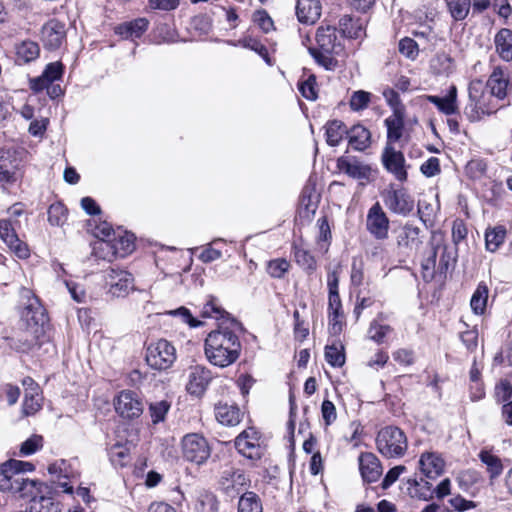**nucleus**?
Instances as JSON below:
<instances>
[{
    "mask_svg": "<svg viewBox=\"0 0 512 512\" xmlns=\"http://www.w3.org/2000/svg\"><path fill=\"white\" fill-rule=\"evenodd\" d=\"M435 247L438 249V254L440 253L437 271L440 274H446L456 262V250L445 244H438Z\"/></svg>",
    "mask_w": 512,
    "mask_h": 512,
    "instance_id": "ea45409f",
    "label": "nucleus"
},
{
    "mask_svg": "<svg viewBox=\"0 0 512 512\" xmlns=\"http://www.w3.org/2000/svg\"><path fill=\"white\" fill-rule=\"evenodd\" d=\"M339 167L350 177L355 179H364L369 175V168L358 162H349L347 160H339Z\"/></svg>",
    "mask_w": 512,
    "mask_h": 512,
    "instance_id": "603ef678",
    "label": "nucleus"
},
{
    "mask_svg": "<svg viewBox=\"0 0 512 512\" xmlns=\"http://www.w3.org/2000/svg\"><path fill=\"white\" fill-rule=\"evenodd\" d=\"M318 206V196L314 188L305 186L300 197V216L310 219Z\"/></svg>",
    "mask_w": 512,
    "mask_h": 512,
    "instance_id": "473e14b6",
    "label": "nucleus"
},
{
    "mask_svg": "<svg viewBox=\"0 0 512 512\" xmlns=\"http://www.w3.org/2000/svg\"><path fill=\"white\" fill-rule=\"evenodd\" d=\"M479 458L486 465L491 480L502 474L503 464L498 456L492 454L490 451L482 450L479 453Z\"/></svg>",
    "mask_w": 512,
    "mask_h": 512,
    "instance_id": "a19ab883",
    "label": "nucleus"
},
{
    "mask_svg": "<svg viewBox=\"0 0 512 512\" xmlns=\"http://www.w3.org/2000/svg\"><path fill=\"white\" fill-rule=\"evenodd\" d=\"M196 512H218V500L216 496L209 491H200L195 502Z\"/></svg>",
    "mask_w": 512,
    "mask_h": 512,
    "instance_id": "37998d69",
    "label": "nucleus"
},
{
    "mask_svg": "<svg viewBox=\"0 0 512 512\" xmlns=\"http://www.w3.org/2000/svg\"><path fill=\"white\" fill-rule=\"evenodd\" d=\"M419 465L422 473L429 479H435L444 470V460L435 452L423 453Z\"/></svg>",
    "mask_w": 512,
    "mask_h": 512,
    "instance_id": "b1692460",
    "label": "nucleus"
},
{
    "mask_svg": "<svg viewBox=\"0 0 512 512\" xmlns=\"http://www.w3.org/2000/svg\"><path fill=\"white\" fill-rule=\"evenodd\" d=\"M291 265L285 258H276L267 263L266 271L272 278H282L290 269Z\"/></svg>",
    "mask_w": 512,
    "mask_h": 512,
    "instance_id": "6e6d98bb",
    "label": "nucleus"
},
{
    "mask_svg": "<svg viewBox=\"0 0 512 512\" xmlns=\"http://www.w3.org/2000/svg\"><path fill=\"white\" fill-rule=\"evenodd\" d=\"M41 408L40 398L38 395H31L28 392L25 393L24 401L22 404L23 413L26 416L35 414Z\"/></svg>",
    "mask_w": 512,
    "mask_h": 512,
    "instance_id": "338daca9",
    "label": "nucleus"
},
{
    "mask_svg": "<svg viewBox=\"0 0 512 512\" xmlns=\"http://www.w3.org/2000/svg\"><path fill=\"white\" fill-rule=\"evenodd\" d=\"M129 456V449L117 442L109 449V458L114 466L123 467Z\"/></svg>",
    "mask_w": 512,
    "mask_h": 512,
    "instance_id": "13d9d810",
    "label": "nucleus"
},
{
    "mask_svg": "<svg viewBox=\"0 0 512 512\" xmlns=\"http://www.w3.org/2000/svg\"><path fill=\"white\" fill-rule=\"evenodd\" d=\"M238 44L244 48L250 49L256 52L259 56L263 58V60L268 64L272 65L271 58L268 53L267 47L262 44L259 40L252 37H245L238 41Z\"/></svg>",
    "mask_w": 512,
    "mask_h": 512,
    "instance_id": "864d4df0",
    "label": "nucleus"
},
{
    "mask_svg": "<svg viewBox=\"0 0 512 512\" xmlns=\"http://www.w3.org/2000/svg\"><path fill=\"white\" fill-rule=\"evenodd\" d=\"M293 254L296 263L308 274H313L317 269V262L311 252L301 246L293 245Z\"/></svg>",
    "mask_w": 512,
    "mask_h": 512,
    "instance_id": "c9c22d12",
    "label": "nucleus"
},
{
    "mask_svg": "<svg viewBox=\"0 0 512 512\" xmlns=\"http://www.w3.org/2000/svg\"><path fill=\"white\" fill-rule=\"evenodd\" d=\"M43 447V438L40 435H32L27 440H25L21 446L19 455L20 456H29L36 453Z\"/></svg>",
    "mask_w": 512,
    "mask_h": 512,
    "instance_id": "052dcab7",
    "label": "nucleus"
},
{
    "mask_svg": "<svg viewBox=\"0 0 512 512\" xmlns=\"http://www.w3.org/2000/svg\"><path fill=\"white\" fill-rule=\"evenodd\" d=\"M376 448L387 459L402 458L408 449L405 432L397 426L389 425L381 428L376 436Z\"/></svg>",
    "mask_w": 512,
    "mask_h": 512,
    "instance_id": "20e7f679",
    "label": "nucleus"
},
{
    "mask_svg": "<svg viewBox=\"0 0 512 512\" xmlns=\"http://www.w3.org/2000/svg\"><path fill=\"white\" fill-rule=\"evenodd\" d=\"M430 68L435 75L449 76L455 70V61L449 54L439 52L430 60Z\"/></svg>",
    "mask_w": 512,
    "mask_h": 512,
    "instance_id": "c756f323",
    "label": "nucleus"
},
{
    "mask_svg": "<svg viewBox=\"0 0 512 512\" xmlns=\"http://www.w3.org/2000/svg\"><path fill=\"white\" fill-rule=\"evenodd\" d=\"M67 219V210L61 203H54L48 209V221L53 226H61Z\"/></svg>",
    "mask_w": 512,
    "mask_h": 512,
    "instance_id": "4d7b16f0",
    "label": "nucleus"
},
{
    "mask_svg": "<svg viewBox=\"0 0 512 512\" xmlns=\"http://www.w3.org/2000/svg\"><path fill=\"white\" fill-rule=\"evenodd\" d=\"M167 314L171 315V316L179 317L183 323L188 324L192 328L199 327L203 324L201 321L197 320L196 318H194L192 316L189 309H187L186 307H183V306L179 307L175 310H170L167 312Z\"/></svg>",
    "mask_w": 512,
    "mask_h": 512,
    "instance_id": "0e129e2a",
    "label": "nucleus"
},
{
    "mask_svg": "<svg viewBox=\"0 0 512 512\" xmlns=\"http://www.w3.org/2000/svg\"><path fill=\"white\" fill-rule=\"evenodd\" d=\"M359 470L365 482H376L382 475V465L377 456L370 452L361 453L359 456Z\"/></svg>",
    "mask_w": 512,
    "mask_h": 512,
    "instance_id": "4be33fe9",
    "label": "nucleus"
},
{
    "mask_svg": "<svg viewBox=\"0 0 512 512\" xmlns=\"http://www.w3.org/2000/svg\"><path fill=\"white\" fill-rule=\"evenodd\" d=\"M238 512H263L260 497L253 491L244 492L238 501Z\"/></svg>",
    "mask_w": 512,
    "mask_h": 512,
    "instance_id": "4c0bfd02",
    "label": "nucleus"
},
{
    "mask_svg": "<svg viewBox=\"0 0 512 512\" xmlns=\"http://www.w3.org/2000/svg\"><path fill=\"white\" fill-rule=\"evenodd\" d=\"M385 206L394 214L408 216L414 210V199L404 187H390L382 193Z\"/></svg>",
    "mask_w": 512,
    "mask_h": 512,
    "instance_id": "9d476101",
    "label": "nucleus"
},
{
    "mask_svg": "<svg viewBox=\"0 0 512 512\" xmlns=\"http://www.w3.org/2000/svg\"><path fill=\"white\" fill-rule=\"evenodd\" d=\"M322 6L319 0H297L296 16L300 23L314 24L321 16Z\"/></svg>",
    "mask_w": 512,
    "mask_h": 512,
    "instance_id": "5701e85b",
    "label": "nucleus"
},
{
    "mask_svg": "<svg viewBox=\"0 0 512 512\" xmlns=\"http://www.w3.org/2000/svg\"><path fill=\"white\" fill-rule=\"evenodd\" d=\"M66 26L57 19H51L41 29V40L45 49L58 50L66 42Z\"/></svg>",
    "mask_w": 512,
    "mask_h": 512,
    "instance_id": "4468645a",
    "label": "nucleus"
},
{
    "mask_svg": "<svg viewBox=\"0 0 512 512\" xmlns=\"http://www.w3.org/2000/svg\"><path fill=\"white\" fill-rule=\"evenodd\" d=\"M318 226V236H317V245L319 249L326 253L328 251L330 241L332 238L330 226L326 216H323L317 220Z\"/></svg>",
    "mask_w": 512,
    "mask_h": 512,
    "instance_id": "3c124183",
    "label": "nucleus"
},
{
    "mask_svg": "<svg viewBox=\"0 0 512 512\" xmlns=\"http://www.w3.org/2000/svg\"><path fill=\"white\" fill-rule=\"evenodd\" d=\"M63 71L64 66L61 62H52L46 66L42 74L47 80V82L52 83L56 80H59L62 77Z\"/></svg>",
    "mask_w": 512,
    "mask_h": 512,
    "instance_id": "774afa93",
    "label": "nucleus"
},
{
    "mask_svg": "<svg viewBox=\"0 0 512 512\" xmlns=\"http://www.w3.org/2000/svg\"><path fill=\"white\" fill-rule=\"evenodd\" d=\"M383 97L387 104L392 109V114H397L398 111L405 114V106L402 104L399 94L392 88H386L383 91Z\"/></svg>",
    "mask_w": 512,
    "mask_h": 512,
    "instance_id": "e2e57ef3",
    "label": "nucleus"
},
{
    "mask_svg": "<svg viewBox=\"0 0 512 512\" xmlns=\"http://www.w3.org/2000/svg\"><path fill=\"white\" fill-rule=\"evenodd\" d=\"M45 336L33 333V329L23 327L16 336L10 339V346L18 352L27 353L44 342Z\"/></svg>",
    "mask_w": 512,
    "mask_h": 512,
    "instance_id": "412c9836",
    "label": "nucleus"
},
{
    "mask_svg": "<svg viewBox=\"0 0 512 512\" xmlns=\"http://www.w3.org/2000/svg\"><path fill=\"white\" fill-rule=\"evenodd\" d=\"M496 51L504 61L512 60V31L508 28H502L498 31L494 39Z\"/></svg>",
    "mask_w": 512,
    "mask_h": 512,
    "instance_id": "2f4dec72",
    "label": "nucleus"
},
{
    "mask_svg": "<svg viewBox=\"0 0 512 512\" xmlns=\"http://www.w3.org/2000/svg\"><path fill=\"white\" fill-rule=\"evenodd\" d=\"M371 100V93L364 91V90H358L353 92L351 95L349 104L350 108L353 111H361L368 107Z\"/></svg>",
    "mask_w": 512,
    "mask_h": 512,
    "instance_id": "bf43d9fd",
    "label": "nucleus"
},
{
    "mask_svg": "<svg viewBox=\"0 0 512 512\" xmlns=\"http://www.w3.org/2000/svg\"><path fill=\"white\" fill-rule=\"evenodd\" d=\"M176 360L174 346L165 339L152 343L147 348L146 361L148 365L156 370H166Z\"/></svg>",
    "mask_w": 512,
    "mask_h": 512,
    "instance_id": "6e6552de",
    "label": "nucleus"
},
{
    "mask_svg": "<svg viewBox=\"0 0 512 512\" xmlns=\"http://www.w3.org/2000/svg\"><path fill=\"white\" fill-rule=\"evenodd\" d=\"M171 404L166 400L155 401L149 404V414L153 424H158L165 420L170 410Z\"/></svg>",
    "mask_w": 512,
    "mask_h": 512,
    "instance_id": "5fc2aeb1",
    "label": "nucleus"
},
{
    "mask_svg": "<svg viewBox=\"0 0 512 512\" xmlns=\"http://www.w3.org/2000/svg\"><path fill=\"white\" fill-rule=\"evenodd\" d=\"M104 281L107 294L112 297H126L135 288L133 275L119 268L106 270Z\"/></svg>",
    "mask_w": 512,
    "mask_h": 512,
    "instance_id": "0eeeda50",
    "label": "nucleus"
},
{
    "mask_svg": "<svg viewBox=\"0 0 512 512\" xmlns=\"http://www.w3.org/2000/svg\"><path fill=\"white\" fill-rule=\"evenodd\" d=\"M315 40L317 46H309V54L325 70H336L340 66L339 58L345 56V38L336 27L321 25L316 30Z\"/></svg>",
    "mask_w": 512,
    "mask_h": 512,
    "instance_id": "f03ea898",
    "label": "nucleus"
},
{
    "mask_svg": "<svg viewBox=\"0 0 512 512\" xmlns=\"http://www.w3.org/2000/svg\"><path fill=\"white\" fill-rule=\"evenodd\" d=\"M117 231H115L112 226L103 222L99 226L96 227L95 235L96 237H102L101 241L97 242L94 246V251L96 255H98L97 251L100 250L105 252V248L110 247V243L112 242V238L116 235Z\"/></svg>",
    "mask_w": 512,
    "mask_h": 512,
    "instance_id": "79ce46f5",
    "label": "nucleus"
},
{
    "mask_svg": "<svg viewBox=\"0 0 512 512\" xmlns=\"http://www.w3.org/2000/svg\"><path fill=\"white\" fill-rule=\"evenodd\" d=\"M237 451L251 460H259L264 454V448L260 445L257 432L250 428L243 431L235 439Z\"/></svg>",
    "mask_w": 512,
    "mask_h": 512,
    "instance_id": "dca6fc26",
    "label": "nucleus"
},
{
    "mask_svg": "<svg viewBox=\"0 0 512 512\" xmlns=\"http://www.w3.org/2000/svg\"><path fill=\"white\" fill-rule=\"evenodd\" d=\"M250 480L244 471L228 467L221 472L219 478L220 489L228 496L238 495L248 484Z\"/></svg>",
    "mask_w": 512,
    "mask_h": 512,
    "instance_id": "ddd939ff",
    "label": "nucleus"
},
{
    "mask_svg": "<svg viewBox=\"0 0 512 512\" xmlns=\"http://www.w3.org/2000/svg\"><path fill=\"white\" fill-rule=\"evenodd\" d=\"M149 22L146 18H138L116 28V33L124 38H140L147 30Z\"/></svg>",
    "mask_w": 512,
    "mask_h": 512,
    "instance_id": "f704fd0d",
    "label": "nucleus"
},
{
    "mask_svg": "<svg viewBox=\"0 0 512 512\" xmlns=\"http://www.w3.org/2000/svg\"><path fill=\"white\" fill-rule=\"evenodd\" d=\"M488 287L484 282H480L474 291L470 306L472 311L477 315H482L486 310L488 300Z\"/></svg>",
    "mask_w": 512,
    "mask_h": 512,
    "instance_id": "58836bf2",
    "label": "nucleus"
},
{
    "mask_svg": "<svg viewBox=\"0 0 512 512\" xmlns=\"http://www.w3.org/2000/svg\"><path fill=\"white\" fill-rule=\"evenodd\" d=\"M325 360L332 367H342L345 364V352L341 343H333L325 347Z\"/></svg>",
    "mask_w": 512,
    "mask_h": 512,
    "instance_id": "de8ad7c7",
    "label": "nucleus"
},
{
    "mask_svg": "<svg viewBox=\"0 0 512 512\" xmlns=\"http://www.w3.org/2000/svg\"><path fill=\"white\" fill-rule=\"evenodd\" d=\"M213 376L211 371L200 365L190 368L186 390L190 395L200 397L206 391Z\"/></svg>",
    "mask_w": 512,
    "mask_h": 512,
    "instance_id": "a211bd4d",
    "label": "nucleus"
},
{
    "mask_svg": "<svg viewBox=\"0 0 512 512\" xmlns=\"http://www.w3.org/2000/svg\"><path fill=\"white\" fill-rule=\"evenodd\" d=\"M115 410L122 418L134 419L143 413V403L137 393L124 390L115 401Z\"/></svg>",
    "mask_w": 512,
    "mask_h": 512,
    "instance_id": "2eb2a0df",
    "label": "nucleus"
},
{
    "mask_svg": "<svg viewBox=\"0 0 512 512\" xmlns=\"http://www.w3.org/2000/svg\"><path fill=\"white\" fill-rule=\"evenodd\" d=\"M21 324L23 327L33 329V333L46 335L49 328V317L37 297L28 298V303L21 312Z\"/></svg>",
    "mask_w": 512,
    "mask_h": 512,
    "instance_id": "39448f33",
    "label": "nucleus"
},
{
    "mask_svg": "<svg viewBox=\"0 0 512 512\" xmlns=\"http://www.w3.org/2000/svg\"><path fill=\"white\" fill-rule=\"evenodd\" d=\"M409 490L411 488L414 489V491H410L409 494L411 496H416L419 499L422 500H430L434 496V489H432V484L426 480L421 479L420 482H418L416 479H409Z\"/></svg>",
    "mask_w": 512,
    "mask_h": 512,
    "instance_id": "49530a36",
    "label": "nucleus"
},
{
    "mask_svg": "<svg viewBox=\"0 0 512 512\" xmlns=\"http://www.w3.org/2000/svg\"><path fill=\"white\" fill-rule=\"evenodd\" d=\"M437 257L438 249L433 246L429 251L428 255L423 259L421 263L422 276L425 281H431L437 271Z\"/></svg>",
    "mask_w": 512,
    "mask_h": 512,
    "instance_id": "09e8293b",
    "label": "nucleus"
},
{
    "mask_svg": "<svg viewBox=\"0 0 512 512\" xmlns=\"http://www.w3.org/2000/svg\"><path fill=\"white\" fill-rule=\"evenodd\" d=\"M420 228L406 223L398 232L396 243L399 248L412 250L422 243L419 237Z\"/></svg>",
    "mask_w": 512,
    "mask_h": 512,
    "instance_id": "a878e982",
    "label": "nucleus"
},
{
    "mask_svg": "<svg viewBox=\"0 0 512 512\" xmlns=\"http://www.w3.org/2000/svg\"><path fill=\"white\" fill-rule=\"evenodd\" d=\"M487 86L491 90V94L498 99H504L507 95L508 80L504 77V72L500 67L494 68L490 75Z\"/></svg>",
    "mask_w": 512,
    "mask_h": 512,
    "instance_id": "72a5a7b5",
    "label": "nucleus"
},
{
    "mask_svg": "<svg viewBox=\"0 0 512 512\" xmlns=\"http://www.w3.org/2000/svg\"><path fill=\"white\" fill-rule=\"evenodd\" d=\"M348 143L356 151H364L371 144L370 131L361 124H356L348 129Z\"/></svg>",
    "mask_w": 512,
    "mask_h": 512,
    "instance_id": "bb28decb",
    "label": "nucleus"
},
{
    "mask_svg": "<svg viewBox=\"0 0 512 512\" xmlns=\"http://www.w3.org/2000/svg\"><path fill=\"white\" fill-rule=\"evenodd\" d=\"M485 89L486 86L479 79L472 80L468 85L469 101L464 107V115L470 122L478 121L482 114L492 111L484 101Z\"/></svg>",
    "mask_w": 512,
    "mask_h": 512,
    "instance_id": "423d86ee",
    "label": "nucleus"
},
{
    "mask_svg": "<svg viewBox=\"0 0 512 512\" xmlns=\"http://www.w3.org/2000/svg\"><path fill=\"white\" fill-rule=\"evenodd\" d=\"M325 135L327 144L336 147L348 135V128L341 120H330L325 125Z\"/></svg>",
    "mask_w": 512,
    "mask_h": 512,
    "instance_id": "7c9ffc66",
    "label": "nucleus"
},
{
    "mask_svg": "<svg viewBox=\"0 0 512 512\" xmlns=\"http://www.w3.org/2000/svg\"><path fill=\"white\" fill-rule=\"evenodd\" d=\"M429 103L436 106L438 111L446 116L460 115L458 106V89L451 85L445 96L427 95Z\"/></svg>",
    "mask_w": 512,
    "mask_h": 512,
    "instance_id": "6ab92c4d",
    "label": "nucleus"
},
{
    "mask_svg": "<svg viewBox=\"0 0 512 512\" xmlns=\"http://www.w3.org/2000/svg\"><path fill=\"white\" fill-rule=\"evenodd\" d=\"M22 160L14 149L0 151V182L14 184L23 178Z\"/></svg>",
    "mask_w": 512,
    "mask_h": 512,
    "instance_id": "9b49d317",
    "label": "nucleus"
},
{
    "mask_svg": "<svg viewBox=\"0 0 512 512\" xmlns=\"http://www.w3.org/2000/svg\"><path fill=\"white\" fill-rule=\"evenodd\" d=\"M381 160L384 168L393 174L397 180L400 182L407 180L408 173L405 169V157L401 151H397L392 145L386 144Z\"/></svg>",
    "mask_w": 512,
    "mask_h": 512,
    "instance_id": "f3484780",
    "label": "nucleus"
},
{
    "mask_svg": "<svg viewBox=\"0 0 512 512\" xmlns=\"http://www.w3.org/2000/svg\"><path fill=\"white\" fill-rule=\"evenodd\" d=\"M241 322L227 318L219 323L218 329L211 331L204 343V353L210 364L226 368L240 357L242 345L237 332H242Z\"/></svg>",
    "mask_w": 512,
    "mask_h": 512,
    "instance_id": "f257e3e1",
    "label": "nucleus"
},
{
    "mask_svg": "<svg viewBox=\"0 0 512 512\" xmlns=\"http://www.w3.org/2000/svg\"><path fill=\"white\" fill-rule=\"evenodd\" d=\"M10 459L0 464V491L18 496L21 499L35 498L47 493V483L20 475Z\"/></svg>",
    "mask_w": 512,
    "mask_h": 512,
    "instance_id": "7ed1b4c3",
    "label": "nucleus"
},
{
    "mask_svg": "<svg viewBox=\"0 0 512 512\" xmlns=\"http://www.w3.org/2000/svg\"><path fill=\"white\" fill-rule=\"evenodd\" d=\"M340 34L346 38H358L362 27L358 20H354L350 15H343L339 19Z\"/></svg>",
    "mask_w": 512,
    "mask_h": 512,
    "instance_id": "8fccbe9b",
    "label": "nucleus"
},
{
    "mask_svg": "<svg viewBox=\"0 0 512 512\" xmlns=\"http://www.w3.org/2000/svg\"><path fill=\"white\" fill-rule=\"evenodd\" d=\"M215 417L223 425L235 426L240 423L242 413L234 403L219 402L215 406Z\"/></svg>",
    "mask_w": 512,
    "mask_h": 512,
    "instance_id": "393cba45",
    "label": "nucleus"
},
{
    "mask_svg": "<svg viewBox=\"0 0 512 512\" xmlns=\"http://www.w3.org/2000/svg\"><path fill=\"white\" fill-rule=\"evenodd\" d=\"M392 331L389 325H381L377 321H372L368 330L371 340L378 344L383 343L384 338Z\"/></svg>",
    "mask_w": 512,
    "mask_h": 512,
    "instance_id": "680f3d73",
    "label": "nucleus"
},
{
    "mask_svg": "<svg viewBox=\"0 0 512 512\" xmlns=\"http://www.w3.org/2000/svg\"><path fill=\"white\" fill-rule=\"evenodd\" d=\"M447 9L455 21L464 20L471 9V0H445Z\"/></svg>",
    "mask_w": 512,
    "mask_h": 512,
    "instance_id": "a18cd8bd",
    "label": "nucleus"
},
{
    "mask_svg": "<svg viewBox=\"0 0 512 512\" xmlns=\"http://www.w3.org/2000/svg\"><path fill=\"white\" fill-rule=\"evenodd\" d=\"M40 48L34 41H23L16 47V54L19 61L28 63L39 57Z\"/></svg>",
    "mask_w": 512,
    "mask_h": 512,
    "instance_id": "c03bdc74",
    "label": "nucleus"
},
{
    "mask_svg": "<svg viewBox=\"0 0 512 512\" xmlns=\"http://www.w3.org/2000/svg\"><path fill=\"white\" fill-rule=\"evenodd\" d=\"M404 118L405 114L398 111L397 114H392L385 119V125L387 127V144L392 145L401 139L404 130Z\"/></svg>",
    "mask_w": 512,
    "mask_h": 512,
    "instance_id": "c85d7f7f",
    "label": "nucleus"
},
{
    "mask_svg": "<svg viewBox=\"0 0 512 512\" xmlns=\"http://www.w3.org/2000/svg\"><path fill=\"white\" fill-rule=\"evenodd\" d=\"M365 227L368 233L376 240L388 238L390 220L379 202L374 203L368 209Z\"/></svg>",
    "mask_w": 512,
    "mask_h": 512,
    "instance_id": "f8f14e48",
    "label": "nucleus"
},
{
    "mask_svg": "<svg viewBox=\"0 0 512 512\" xmlns=\"http://www.w3.org/2000/svg\"><path fill=\"white\" fill-rule=\"evenodd\" d=\"M506 228L502 225L489 227L485 232V246L490 252H495L505 241Z\"/></svg>",
    "mask_w": 512,
    "mask_h": 512,
    "instance_id": "e433bc0d",
    "label": "nucleus"
},
{
    "mask_svg": "<svg viewBox=\"0 0 512 512\" xmlns=\"http://www.w3.org/2000/svg\"><path fill=\"white\" fill-rule=\"evenodd\" d=\"M53 494L52 486L47 484V493H41L35 498H26L27 500L33 501L30 505L32 512H61L59 503L54 502L51 498Z\"/></svg>",
    "mask_w": 512,
    "mask_h": 512,
    "instance_id": "cd10ccee",
    "label": "nucleus"
},
{
    "mask_svg": "<svg viewBox=\"0 0 512 512\" xmlns=\"http://www.w3.org/2000/svg\"><path fill=\"white\" fill-rule=\"evenodd\" d=\"M135 237L133 234L128 232L117 231L116 235L112 238V242L110 243L109 248H105L107 251L103 255H99V257L106 259L109 256H120L124 257L125 255L131 253L134 250Z\"/></svg>",
    "mask_w": 512,
    "mask_h": 512,
    "instance_id": "aec40b11",
    "label": "nucleus"
},
{
    "mask_svg": "<svg viewBox=\"0 0 512 512\" xmlns=\"http://www.w3.org/2000/svg\"><path fill=\"white\" fill-rule=\"evenodd\" d=\"M182 454L187 461L201 465L210 457L211 449L202 435L191 433L182 439Z\"/></svg>",
    "mask_w": 512,
    "mask_h": 512,
    "instance_id": "1a4fd4ad",
    "label": "nucleus"
},
{
    "mask_svg": "<svg viewBox=\"0 0 512 512\" xmlns=\"http://www.w3.org/2000/svg\"><path fill=\"white\" fill-rule=\"evenodd\" d=\"M226 312L218 306L214 299L209 300L202 309L201 315L204 318H215L216 320L224 319Z\"/></svg>",
    "mask_w": 512,
    "mask_h": 512,
    "instance_id": "69168bd1",
    "label": "nucleus"
}]
</instances>
